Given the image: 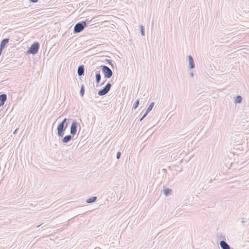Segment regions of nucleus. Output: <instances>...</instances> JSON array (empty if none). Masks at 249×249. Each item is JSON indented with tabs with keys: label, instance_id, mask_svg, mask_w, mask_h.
Masks as SVG:
<instances>
[{
	"label": "nucleus",
	"instance_id": "4468645a",
	"mask_svg": "<svg viewBox=\"0 0 249 249\" xmlns=\"http://www.w3.org/2000/svg\"><path fill=\"white\" fill-rule=\"evenodd\" d=\"M96 199H97L96 196H92V197H91L88 198L86 200V202L87 203H91L95 202L96 200Z\"/></svg>",
	"mask_w": 249,
	"mask_h": 249
},
{
	"label": "nucleus",
	"instance_id": "5701e85b",
	"mask_svg": "<svg viewBox=\"0 0 249 249\" xmlns=\"http://www.w3.org/2000/svg\"><path fill=\"white\" fill-rule=\"evenodd\" d=\"M67 119L65 118L59 124L64 125H65L67 123Z\"/></svg>",
	"mask_w": 249,
	"mask_h": 249
},
{
	"label": "nucleus",
	"instance_id": "c85d7f7f",
	"mask_svg": "<svg viewBox=\"0 0 249 249\" xmlns=\"http://www.w3.org/2000/svg\"><path fill=\"white\" fill-rule=\"evenodd\" d=\"M224 238H225L224 236H221V237H220V239H224Z\"/></svg>",
	"mask_w": 249,
	"mask_h": 249
},
{
	"label": "nucleus",
	"instance_id": "0eeeda50",
	"mask_svg": "<svg viewBox=\"0 0 249 249\" xmlns=\"http://www.w3.org/2000/svg\"><path fill=\"white\" fill-rule=\"evenodd\" d=\"M73 137V136L71 134L66 135L62 139L61 142L64 144H67L71 140Z\"/></svg>",
	"mask_w": 249,
	"mask_h": 249
},
{
	"label": "nucleus",
	"instance_id": "2f4dec72",
	"mask_svg": "<svg viewBox=\"0 0 249 249\" xmlns=\"http://www.w3.org/2000/svg\"><path fill=\"white\" fill-rule=\"evenodd\" d=\"M242 223H244V221H243V220H242Z\"/></svg>",
	"mask_w": 249,
	"mask_h": 249
},
{
	"label": "nucleus",
	"instance_id": "f03ea898",
	"mask_svg": "<svg viewBox=\"0 0 249 249\" xmlns=\"http://www.w3.org/2000/svg\"><path fill=\"white\" fill-rule=\"evenodd\" d=\"M101 68L105 78H109L112 76L113 72L110 68L105 65L101 66Z\"/></svg>",
	"mask_w": 249,
	"mask_h": 249
},
{
	"label": "nucleus",
	"instance_id": "a211bd4d",
	"mask_svg": "<svg viewBox=\"0 0 249 249\" xmlns=\"http://www.w3.org/2000/svg\"><path fill=\"white\" fill-rule=\"evenodd\" d=\"M85 93V88L83 85H82L81 86V89L80 90V95L81 96L83 97Z\"/></svg>",
	"mask_w": 249,
	"mask_h": 249
},
{
	"label": "nucleus",
	"instance_id": "4be33fe9",
	"mask_svg": "<svg viewBox=\"0 0 249 249\" xmlns=\"http://www.w3.org/2000/svg\"><path fill=\"white\" fill-rule=\"evenodd\" d=\"M141 34L142 36H144V28L143 26L141 25Z\"/></svg>",
	"mask_w": 249,
	"mask_h": 249
},
{
	"label": "nucleus",
	"instance_id": "f257e3e1",
	"mask_svg": "<svg viewBox=\"0 0 249 249\" xmlns=\"http://www.w3.org/2000/svg\"><path fill=\"white\" fill-rule=\"evenodd\" d=\"M39 49V43L37 42H34L28 50V54H35L37 53Z\"/></svg>",
	"mask_w": 249,
	"mask_h": 249
},
{
	"label": "nucleus",
	"instance_id": "aec40b11",
	"mask_svg": "<svg viewBox=\"0 0 249 249\" xmlns=\"http://www.w3.org/2000/svg\"><path fill=\"white\" fill-rule=\"evenodd\" d=\"M90 21L91 20L86 19L85 21H81V22L83 25L85 24L84 26L86 27L88 24H90Z\"/></svg>",
	"mask_w": 249,
	"mask_h": 249
},
{
	"label": "nucleus",
	"instance_id": "a878e982",
	"mask_svg": "<svg viewBox=\"0 0 249 249\" xmlns=\"http://www.w3.org/2000/svg\"><path fill=\"white\" fill-rule=\"evenodd\" d=\"M30 1L33 3H36L38 1V0H30Z\"/></svg>",
	"mask_w": 249,
	"mask_h": 249
},
{
	"label": "nucleus",
	"instance_id": "72a5a7b5",
	"mask_svg": "<svg viewBox=\"0 0 249 249\" xmlns=\"http://www.w3.org/2000/svg\"><path fill=\"white\" fill-rule=\"evenodd\" d=\"M1 106H2L0 104V107Z\"/></svg>",
	"mask_w": 249,
	"mask_h": 249
},
{
	"label": "nucleus",
	"instance_id": "6ab92c4d",
	"mask_svg": "<svg viewBox=\"0 0 249 249\" xmlns=\"http://www.w3.org/2000/svg\"><path fill=\"white\" fill-rule=\"evenodd\" d=\"M139 103H140V101H139V99H137V100H136L135 103L133 105L132 108L134 109H136L139 106Z\"/></svg>",
	"mask_w": 249,
	"mask_h": 249
},
{
	"label": "nucleus",
	"instance_id": "c756f323",
	"mask_svg": "<svg viewBox=\"0 0 249 249\" xmlns=\"http://www.w3.org/2000/svg\"><path fill=\"white\" fill-rule=\"evenodd\" d=\"M105 82H106V81H103L101 85H104L105 84Z\"/></svg>",
	"mask_w": 249,
	"mask_h": 249
},
{
	"label": "nucleus",
	"instance_id": "39448f33",
	"mask_svg": "<svg viewBox=\"0 0 249 249\" xmlns=\"http://www.w3.org/2000/svg\"><path fill=\"white\" fill-rule=\"evenodd\" d=\"M84 25L85 24L83 25L81 22L77 23L74 27V33H79L82 32L86 28Z\"/></svg>",
	"mask_w": 249,
	"mask_h": 249
},
{
	"label": "nucleus",
	"instance_id": "473e14b6",
	"mask_svg": "<svg viewBox=\"0 0 249 249\" xmlns=\"http://www.w3.org/2000/svg\"><path fill=\"white\" fill-rule=\"evenodd\" d=\"M230 249H233V248H230Z\"/></svg>",
	"mask_w": 249,
	"mask_h": 249
},
{
	"label": "nucleus",
	"instance_id": "bb28decb",
	"mask_svg": "<svg viewBox=\"0 0 249 249\" xmlns=\"http://www.w3.org/2000/svg\"><path fill=\"white\" fill-rule=\"evenodd\" d=\"M18 128H17V129H16V130L14 131L13 134H16V133L17 132V131H18Z\"/></svg>",
	"mask_w": 249,
	"mask_h": 249
},
{
	"label": "nucleus",
	"instance_id": "1a4fd4ad",
	"mask_svg": "<svg viewBox=\"0 0 249 249\" xmlns=\"http://www.w3.org/2000/svg\"><path fill=\"white\" fill-rule=\"evenodd\" d=\"M189 66L191 69H193L195 67L194 59L191 55H189L188 56Z\"/></svg>",
	"mask_w": 249,
	"mask_h": 249
},
{
	"label": "nucleus",
	"instance_id": "2eb2a0df",
	"mask_svg": "<svg viewBox=\"0 0 249 249\" xmlns=\"http://www.w3.org/2000/svg\"><path fill=\"white\" fill-rule=\"evenodd\" d=\"M242 97L240 95H237L234 100L235 104H239L242 102Z\"/></svg>",
	"mask_w": 249,
	"mask_h": 249
},
{
	"label": "nucleus",
	"instance_id": "423d86ee",
	"mask_svg": "<svg viewBox=\"0 0 249 249\" xmlns=\"http://www.w3.org/2000/svg\"><path fill=\"white\" fill-rule=\"evenodd\" d=\"M77 125L78 123L75 120H74L71 124L70 128V133L73 136H74L77 132Z\"/></svg>",
	"mask_w": 249,
	"mask_h": 249
},
{
	"label": "nucleus",
	"instance_id": "393cba45",
	"mask_svg": "<svg viewBox=\"0 0 249 249\" xmlns=\"http://www.w3.org/2000/svg\"><path fill=\"white\" fill-rule=\"evenodd\" d=\"M148 114L146 113V112L144 113L142 117V118H140V121H142L147 115Z\"/></svg>",
	"mask_w": 249,
	"mask_h": 249
},
{
	"label": "nucleus",
	"instance_id": "9d476101",
	"mask_svg": "<svg viewBox=\"0 0 249 249\" xmlns=\"http://www.w3.org/2000/svg\"><path fill=\"white\" fill-rule=\"evenodd\" d=\"M219 245L222 249H230V245L224 240L220 241Z\"/></svg>",
	"mask_w": 249,
	"mask_h": 249
},
{
	"label": "nucleus",
	"instance_id": "f3484780",
	"mask_svg": "<svg viewBox=\"0 0 249 249\" xmlns=\"http://www.w3.org/2000/svg\"><path fill=\"white\" fill-rule=\"evenodd\" d=\"M154 106V102H152V103H150V104L149 105V107H148V108H147V109H146V110L145 111L146 114H148L149 113V112L153 108Z\"/></svg>",
	"mask_w": 249,
	"mask_h": 249
},
{
	"label": "nucleus",
	"instance_id": "6e6552de",
	"mask_svg": "<svg viewBox=\"0 0 249 249\" xmlns=\"http://www.w3.org/2000/svg\"><path fill=\"white\" fill-rule=\"evenodd\" d=\"M85 68L83 65H80L77 69V74L79 76L84 75Z\"/></svg>",
	"mask_w": 249,
	"mask_h": 249
},
{
	"label": "nucleus",
	"instance_id": "7c9ffc66",
	"mask_svg": "<svg viewBox=\"0 0 249 249\" xmlns=\"http://www.w3.org/2000/svg\"><path fill=\"white\" fill-rule=\"evenodd\" d=\"M41 225H42V224H40V225H39L37 226V228H38V227H39V226H40Z\"/></svg>",
	"mask_w": 249,
	"mask_h": 249
},
{
	"label": "nucleus",
	"instance_id": "9b49d317",
	"mask_svg": "<svg viewBox=\"0 0 249 249\" xmlns=\"http://www.w3.org/2000/svg\"><path fill=\"white\" fill-rule=\"evenodd\" d=\"M7 96L6 94L3 93L0 95V104L2 106L7 100Z\"/></svg>",
	"mask_w": 249,
	"mask_h": 249
},
{
	"label": "nucleus",
	"instance_id": "cd10ccee",
	"mask_svg": "<svg viewBox=\"0 0 249 249\" xmlns=\"http://www.w3.org/2000/svg\"><path fill=\"white\" fill-rule=\"evenodd\" d=\"M190 76L193 77L194 76V73L193 72H190Z\"/></svg>",
	"mask_w": 249,
	"mask_h": 249
},
{
	"label": "nucleus",
	"instance_id": "7ed1b4c3",
	"mask_svg": "<svg viewBox=\"0 0 249 249\" xmlns=\"http://www.w3.org/2000/svg\"><path fill=\"white\" fill-rule=\"evenodd\" d=\"M68 127V124H66L65 125L59 124L57 127V132L58 137L62 138L64 135V132Z\"/></svg>",
	"mask_w": 249,
	"mask_h": 249
},
{
	"label": "nucleus",
	"instance_id": "ddd939ff",
	"mask_svg": "<svg viewBox=\"0 0 249 249\" xmlns=\"http://www.w3.org/2000/svg\"><path fill=\"white\" fill-rule=\"evenodd\" d=\"M9 38H4L2 39L0 44V49H1L2 50L5 47L6 44L9 42Z\"/></svg>",
	"mask_w": 249,
	"mask_h": 249
},
{
	"label": "nucleus",
	"instance_id": "f8f14e48",
	"mask_svg": "<svg viewBox=\"0 0 249 249\" xmlns=\"http://www.w3.org/2000/svg\"><path fill=\"white\" fill-rule=\"evenodd\" d=\"M101 76L100 71H97V70H95V81L97 84H99L101 81Z\"/></svg>",
	"mask_w": 249,
	"mask_h": 249
},
{
	"label": "nucleus",
	"instance_id": "412c9836",
	"mask_svg": "<svg viewBox=\"0 0 249 249\" xmlns=\"http://www.w3.org/2000/svg\"><path fill=\"white\" fill-rule=\"evenodd\" d=\"M105 61L108 64H109L113 68V64L112 63V61L111 60L108 59H106Z\"/></svg>",
	"mask_w": 249,
	"mask_h": 249
},
{
	"label": "nucleus",
	"instance_id": "dca6fc26",
	"mask_svg": "<svg viewBox=\"0 0 249 249\" xmlns=\"http://www.w3.org/2000/svg\"><path fill=\"white\" fill-rule=\"evenodd\" d=\"M172 190L169 188H166L163 190V194L165 196H168L171 194Z\"/></svg>",
	"mask_w": 249,
	"mask_h": 249
},
{
	"label": "nucleus",
	"instance_id": "b1692460",
	"mask_svg": "<svg viewBox=\"0 0 249 249\" xmlns=\"http://www.w3.org/2000/svg\"><path fill=\"white\" fill-rule=\"evenodd\" d=\"M121 153L120 152H118L116 154V158L117 159H119L121 157Z\"/></svg>",
	"mask_w": 249,
	"mask_h": 249
},
{
	"label": "nucleus",
	"instance_id": "20e7f679",
	"mask_svg": "<svg viewBox=\"0 0 249 249\" xmlns=\"http://www.w3.org/2000/svg\"><path fill=\"white\" fill-rule=\"evenodd\" d=\"M111 87V84L109 82L108 83L103 89H100L98 92V94L99 96H103L108 93Z\"/></svg>",
	"mask_w": 249,
	"mask_h": 249
}]
</instances>
